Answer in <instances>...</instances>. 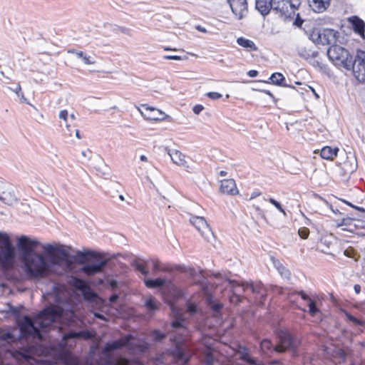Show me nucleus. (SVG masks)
Here are the masks:
<instances>
[{
	"instance_id": "nucleus-52",
	"label": "nucleus",
	"mask_w": 365,
	"mask_h": 365,
	"mask_svg": "<svg viewBox=\"0 0 365 365\" xmlns=\"http://www.w3.org/2000/svg\"><path fill=\"white\" fill-rule=\"evenodd\" d=\"M81 154L85 158H87L88 159H90L91 158V152L89 150H83L81 152Z\"/></svg>"
},
{
	"instance_id": "nucleus-44",
	"label": "nucleus",
	"mask_w": 365,
	"mask_h": 365,
	"mask_svg": "<svg viewBox=\"0 0 365 365\" xmlns=\"http://www.w3.org/2000/svg\"><path fill=\"white\" fill-rule=\"evenodd\" d=\"M59 118L63 120L66 123V128H68V125L67 124V121H68V113L66 110H62L59 112Z\"/></svg>"
},
{
	"instance_id": "nucleus-15",
	"label": "nucleus",
	"mask_w": 365,
	"mask_h": 365,
	"mask_svg": "<svg viewBox=\"0 0 365 365\" xmlns=\"http://www.w3.org/2000/svg\"><path fill=\"white\" fill-rule=\"evenodd\" d=\"M14 188L10 185H2L0 187V200L7 205H12L16 201Z\"/></svg>"
},
{
	"instance_id": "nucleus-17",
	"label": "nucleus",
	"mask_w": 365,
	"mask_h": 365,
	"mask_svg": "<svg viewBox=\"0 0 365 365\" xmlns=\"http://www.w3.org/2000/svg\"><path fill=\"white\" fill-rule=\"evenodd\" d=\"M354 33L364 38L365 22L357 16H351L347 19Z\"/></svg>"
},
{
	"instance_id": "nucleus-37",
	"label": "nucleus",
	"mask_w": 365,
	"mask_h": 365,
	"mask_svg": "<svg viewBox=\"0 0 365 365\" xmlns=\"http://www.w3.org/2000/svg\"><path fill=\"white\" fill-rule=\"evenodd\" d=\"M34 353V347H29L27 349L18 351V354L26 361L31 359L32 354Z\"/></svg>"
},
{
	"instance_id": "nucleus-4",
	"label": "nucleus",
	"mask_w": 365,
	"mask_h": 365,
	"mask_svg": "<svg viewBox=\"0 0 365 365\" xmlns=\"http://www.w3.org/2000/svg\"><path fill=\"white\" fill-rule=\"evenodd\" d=\"M86 255L88 257L81 262V272L88 277L103 272L108 260L94 252H88Z\"/></svg>"
},
{
	"instance_id": "nucleus-58",
	"label": "nucleus",
	"mask_w": 365,
	"mask_h": 365,
	"mask_svg": "<svg viewBox=\"0 0 365 365\" xmlns=\"http://www.w3.org/2000/svg\"><path fill=\"white\" fill-rule=\"evenodd\" d=\"M140 160L142 161V162L148 163V158L145 155H141L140 156Z\"/></svg>"
},
{
	"instance_id": "nucleus-18",
	"label": "nucleus",
	"mask_w": 365,
	"mask_h": 365,
	"mask_svg": "<svg viewBox=\"0 0 365 365\" xmlns=\"http://www.w3.org/2000/svg\"><path fill=\"white\" fill-rule=\"evenodd\" d=\"M168 155L175 164L186 169L190 168L188 162L187 161V157L180 151L178 150H170L168 151Z\"/></svg>"
},
{
	"instance_id": "nucleus-10",
	"label": "nucleus",
	"mask_w": 365,
	"mask_h": 365,
	"mask_svg": "<svg viewBox=\"0 0 365 365\" xmlns=\"http://www.w3.org/2000/svg\"><path fill=\"white\" fill-rule=\"evenodd\" d=\"M364 224V221L346 217L343 218L340 222L336 223V227L358 235L365 236V230H363Z\"/></svg>"
},
{
	"instance_id": "nucleus-63",
	"label": "nucleus",
	"mask_w": 365,
	"mask_h": 365,
	"mask_svg": "<svg viewBox=\"0 0 365 365\" xmlns=\"http://www.w3.org/2000/svg\"><path fill=\"white\" fill-rule=\"evenodd\" d=\"M302 24V21H298V19H296L295 21V24L297 25V26H301Z\"/></svg>"
},
{
	"instance_id": "nucleus-47",
	"label": "nucleus",
	"mask_w": 365,
	"mask_h": 365,
	"mask_svg": "<svg viewBox=\"0 0 365 365\" xmlns=\"http://www.w3.org/2000/svg\"><path fill=\"white\" fill-rule=\"evenodd\" d=\"M344 253L345 256L350 257V258H354L356 252H355L354 249H353L352 247H349L344 250Z\"/></svg>"
},
{
	"instance_id": "nucleus-59",
	"label": "nucleus",
	"mask_w": 365,
	"mask_h": 365,
	"mask_svg": "<svg viewBox=\"0 0 365 365\" xmlns=\"http://www.w3.org/2000/svg\"><path fill=\"white\" fill-rule=\"evenodd\" d=\"M354 289L356 294H359L361 292V287L359 284H355L354 287Z\"/></svg>"
},
{
	"instance_id": "nucleus-29",
	"label": "nucleus",
	"mask_w": 365,
	"mask_h": 365,
	"mask_svg": "<svg viewBox=\"0 0 365 365\" xmlns=\"http://www.w3.org/2000/svg\"><path fill=\"white\" fill-rule=\"evenodd\" d=\"M271 261L272 262V264L274 267L277 269V270L279 272V273L286 278H288L290 273L288 269L285 268L284 266L277 259H275L273 257H271Z\"/></svg>"
},
{
	"instance_id": "nucleus-7",
	"label": "nucleus",
	"mask_w": 365,
	"mask_h": 365,
	"mask_svg": "<svg viewBox=\"0 0 365 365\" xmlns=\"http://www.w3.org/2000/svg\"><path fill=\"white\" fill-rule=\"evenodd\" d=\"M256 9L263 16L268 14L272 9L283 13L287 9V0H255Z\"/></svg>"
},
{
	"instance_id": "nucleus-23",
	"label": "nucleus",
	"mask_w": 365,
	"mask_h": 365,
	"mask_svg": "<svg viewBox=\"0 0 365 365\" xmlns=\"http://www.w3.org/2000/svg\"><path fill=\"white\" fill-rule=\"evenodd\" d=\"M297 294L303 300L308 302L309 313L311 316L314 317L317 313L319 312V309L317 307L315 302L312 299L304 292L300 291Z\"/></svg>"
},
{
	"instance_id": "nucleus-50",
	"label": "nucleus",
	"mask_w": 365,
	"mask_h": 365,
	"mask_svg": "<svg viewBox=\"0 0 365 365\" xmlns=\"http://www.w3.org/2000/svg\"><path fill=\"white\" fill-rule=\"evenodd\" d=\"M164 59L167 60H175V61H180L182 60V58L179 56L176 55H165L163 56Z\"/></svg>"
},
{
	"instance_id": "nucleus-12",
	"label": "nucleus",
	"mask_w": 365,
	"mask_h": 365,
	"mask_svg": "<svg viewBox=\"0 0 365 365\" xmlns=\"http://www.w3.org/2000/svg\"><path fill=\"white\" fill-rule=\"evenodd\" d=\"M190 222L206 240L210 241L213 238L212 231L204 217L192 216L190 218Z\"/></svg>"
},
{
	"instance_id": "nucleus-24",
	"label": "nucleus",
	"mask_w": 365,
	"mask_h": 365,
	"mask_svg": "<svg viewBox=\"0 0 365 365\" xmlns=\"http://www.w3.org/2000/svg\"><path fill=\"white\" fill-rule=\"evenodd\" d=\"M93 334L89 331H69L63 336V340L66 341L70 339L74 338H82L85 339H91Z\"/></svg>"
},
{
	"instance_id": "nucleus-60",
	"label": "nucleus",
	"mask_w": 365,
	"mask_h": 365,
	"mask_svg": "<svg viewBox=\"0 0 365 365\" xmlns=\"http://www.w3.org/2000/svg\"><path fill=\"white\" fill-rule=\"evenodd\" d=\"M146 168L145 166L143 165V166H140L139 168H138V175H143V170H145Z\"/></svg>"
},
{
	"instance_id": "nucleus-3",
	"label": "nucleus",
	"mask_w": 365,
	"mask_h": 365,
	"mask_svg": "<svg viewBox=\"0 0 365 365\" xmlns=\"http://www.w3.org/2000/svg\"><path fill=\"white\" fill-rule=\"evenodd\" d=\"M16 263V252L9 235L0 232V267L4 270L11 269Z\"/></svg>"
},
{
	"instance_id": "nucleus-39",
	"label": "nucleus",
	"mask_w": 365,
	"mask_h": 365,
	"mask_svg": "<svg viewBox=\"0 0 365 365\" xmlns=\"http://www.w3.org/2000/svg\"><path fill=\"white\" fill-rule=\"evenodd\" d=\"M133 265L137 270H138L141 274L146 276L148 274V272L145 268L144 264L140 261H135L133 262Z\"/></svg>"
},
{
	"instance_id": "nucleus-38",
	"label": "nucleus",
	"mask_w": 365,
	"mask_h": 365,
	"mask_svg": "<svg viewBox=\"0 0 365 365\" xmlns=\"http://www.w3.org/2000/svg\"><path fill=\"white\" fill-rule=\"evenodd\" d=\"M265 200L269 201L272 205H274L277 210H279L281 213L283 214L284 216H287V213L284 208L282 207L281 204L274 200L272 197H269L268 199H264Z\"/></svg>"
},
{
	"instance_id": "nucleus-26",
	"label": "nucleus",
	"mask_w": 365,
	"mask_h": 365,
	"mask_svg": "<svg viewBox=\"0 0 365 365\" xmlns=\"http://www.w3.org/2000/svg\"><path fill=\"white\" fill-rule=\"evenodd\" d=\"M356 61L359 62V70L361 74V80L365 83V51H358Z\"/></svg>"
},
{
	"instance_id": "nucleus-20",
	"label": "nucleus",
	"mask_w": 365,
	"mask_h": 365,
	"mask_svg": "<svg viewBox=\"0 0 365 365\" xmlns=\"http://www.w3.org/2000/svg\"><path fill=\"white\" fill-rule=\"evenodd\" d=\"M220 191L227 195H236L238 190L235 181L233 179H226L220 182Z\"/></svg>"
},
{
	"instance_id": "nucleus-28",
	"label": "nucleus",
	"mask_w": 365,
	"mask_h": 365,
	"mask_svg": "<svg viewBox=\"0 0 365 365\" xmlns=\"http://www.w3.org/2000/svg\"><path fill=\"white\" fill-rule=\"evenodd\" d=\"M237 43L238 45L245 48H247L248 51H255L257 50V47L256 46L255 43L250 39L240 37L237 39Z\"/></svg>"
},
{
	"instance_id": "nucleus-8",
	"label": "nucleus",
	"mask_w": 365,
	"mask_h": 365,
	"mask_svg": "<svg viewBox=\"0 0 365 365\" xmlns=\"http://www.w3.org/2000/svg\"><path fill=\"white\" fill-rule=\"evenodd\" d=\"M175 344V348L173 351V356L179 365H186L191 357V350L189 344L181 340L174 337L173 339Z\"/></svg>"
},
{
	"instance_id": "nucleus-27",
	"label": "nucleus",
	"mask_w": 365,
	"mask_h": 365,
	"mask_svg": "<svg viewBox=\"0 0 365 365\" xmlns=\"http://www.w3.org/2000/svg\"><path fill=\"white\" fill-rule=\"evenodd\" d=\"M68 53L75 54L78 58H81L83 63L86 65H92L95 63V61L82 51H77L75 49H70Z\"/></svg>"
},
{
	"instance_id": "nucleus-22",
	"label": "nucleus",
	"mask_w": 365,
	"mask_h": 365,
	"mask_svg": "<svg viewBox=\"0 0 365 365\" xmlns=\"http://www.w3.org/2000/svg\"><path fill=\"white\" fill-rule=\"evenodd\" d=\"M203 343L206 346V350L204 351V362L205 365H213L214 357L212 351L214 349L213 344L211 342H207V339H203Z\"/></svg>"
},
{
	"instance_id": "nucleus-51",
	"label": "nucleus",
	"mask_w": 365,
	"mask_h": 365,
	"mask_svg": "<svg viewBox=\"0 0 365 365\" xmlns=\"http://www.w3.org/2000/svg\"><path fill=\"white\" fill-rule=\"evenodd\" d=\"M151 262L153 264V269L154 272H158L160 270V264L158 261L155 260H151Z\"/></svg>"
},
{
	"instance_id": "nucleus-9",
	"label": "nucleus",
	"mask_w": 365,
	"mask_h": 365,
	"mask_svg": "<svg viewBox=\"0 0 365 365\" xmlns=\"http://www.w3.org/2000/svg\"><path fill=\"white\" fill-rule=\"evenodd\" d=\"M39 245V242L36 239H31L26 235H21L16 239V245L21 250V259L25 258L28 255L36 252L34 250Z\"/></svg>"
},
{
	"instance_id": "nucleus-42",
	"label": "nucleus",
	"mask_w": 365,
	"mask_h": 365,
	"mask_svg": "<svg viewBox=\"0 0 365 365\" xmlns=\"http://www.w3.org/2000/svg\"><path fill=\"white\" fill-rule=\"evenodd\" d=\"M198 311L197 306L192 302H189L187 304V312L190 315L195 314Z\"/></svg>"
},
{
	"instance_id": "nucleus-6",
	"label": "nucleus",
	"mask_w": 365,
	"mask_h": 365,
	"mask_svg": "<svg viewBox=\"0 0 365 365\" xmlns=\"http://www.w3.org/2000/svg\"><path fill=\"white\" fill-rule=\"evenodd\" d=\"M327 56L329 60L338 67H342L350 70L354 66V59L347 50L343 47L334 45L327 50Z\"/></svg>"
},
{
	"instance_id": "nucleus-16",
	"label": "nucleus",
	"mask_w": 365,
	"mask_h": 365,
	"mask_svg": "<svg viewBox=\"0 0 365 365\" xmlns=\"http://www.w3.org/2000/svg\"><path fill=\"white\" fill-rule=\"evenodd\" d=\"M145 108V113L141 111L140 113L144 116L145 118L151 120H162L165 118V114L159 109L152 108L145 104L142 106Z\"/></svg>"
},
{
	"instance_id": "nucleus-43",
	"label": "nucleus",
	"mask_w": 365,
	"mask_h": 365,
	"mask_svg": "<svg viewBox=\"0 0 365 365\" xmlns=\"http://www.w3.org/2000/svg\"><path fill=\"white\" fill-rule=\"evenodd\" d=\"M298 234L302 239L305 240L309 237V230L307 227H302L298 230Z\"/></svg>"
},
{
	"instance_id": "nucleus-14",
	"label": "nucleus",
	"mask_w": 365,
	"mask_h": 365,
	"mask_svg": "<svg viewBox=\"0 0 365 365\" xmlns=\"http://www.w3.org/2000/svg\"><path fill=\"white\" fill-rule=\"evenodd\" d=\"M313 41L317 44L329 45L335 41V34L333 30L325 29L322 31L314 32L312 34Z\"/></svg>"
},
{
	"instance_id": "nucleus-46",
	"label": "nucleus",
	"mask_w": 365,
	"mask_h": 365,
	"mask_svg": "<svg viewBox=\"0 0 365 365\" xmlns=\"http://www.w3.org/2000/svg\"><path fill=\"white\" fill-rule=\"evenodd\" d=\"M206 95L212 100H217L222 96V94L218 92H208Z\"/></svg>"
},
{
	"instance_id": "nucleus-1",
	"label": "nucleus",
	"mask_w": 365,
	"mask_h": 365,
	"mask_svg": "<svg viewBox=\"0 0 365 365\" xmlns=\"http://www.w3.org/2000/svg\"><path fill=\"white\" fill-rule=\"evenodd\" d=\"M45 254L34 252L21 260V269L26 279L38 283L52 275H61L73 269L69 247L63 245L46 244Z\"/></svg>"
},
{
	"instance_id": "nucleus-30",
	"label": "nucleus",
	"mask_w": 365,
	"mask_h": 365,
	"mask_svg": "<svg viewBox=\"0 0 365 365\" xmlns=\"http://www.w3.org/2000/svg\"><path fill=\"white\" fill-rule=\"evenodd\" d=\"M207 304L210 305L211 309L213 311L215 314H217L221 309L222 308V304L220 302H215L212 299V296L207 294Z\"/></svg>"
},
{
	"instance_id": "nucleus-35",
	"label": "nucleus",
	"mask_w": 365,
	"mask_h": 365,
	"mask_svg": "<svg viewBox=\"0 0 365 365\" xmlns=\"http://www.w3.org/2000/svg\"><path fill=\"white\" fill-rule=\"evenodd\" d=\"M83 298L88 301H95L97 298V294L92 291L89 286L81 292Z\"/></svg>"
},
{
	"instance_id": "nucleus-61",
	"label": "nucleus",
	"mask_w": 365,
	"mask_h": 365,
	"mask_svg": "<svg viewBox=\"0 0 365 365\" xmlns=\"http://www.w3.org/2000/svg\"><path fill=\"white\" fill-rule=\"evenodd\" d=\"M94 316L98 318V319H103L104 320L105 319V317L103 314H99V313H94Z\"/></svg>"
},
{
	"instance_id": "nucleus-41",
	"label": "nucleus",
	"mask_w": 365,
	"mask_h": 365,
	"mask_svg": "<svg viewBox=\"0 0 365 365\" xmlns=\"http://www.w3.org/2000/svg\"><path fill=\"white\" fill-rule=\"evenodd\" d=\"M260 346L263 351H270L272 349V344L268 339L262 340Z\"/></svg>"
},
{
	"instance_id": "nucleus-5",
	"label": "nucleus",
	"mask_w": 365,
	"mask_h": 365,
	"mask_svg": "<svg viewBox=\"0 0 365 365\" xmlns=\"http://www.w3.org/2000/svg\"><path fill=\"white\" fill-rule=\"evenodd\" d=\"M223 286L230 287L232 289V294L230 297V301L232 304H237L241 301L240 292L241 291L250 290L252 293H261L262 284L260 282H238L235 280L225 279L223 282Z\"/></svg>"
},
{
	"instance_id": "nucleus-21",
	"label": "nucleus",
	"mask_w": 365,
	"mask_h": 365,
	"mask_svg": "<svg viewBox=\"0 0 365 365\" xmlns=\"http://www.w3.org/2000/svg\"><path fill=\"white\" fill-rule=\"evenodd\" d=\"M310 8L316 13H322L330 5L331 0H307Z\"/></svg>"
},
{
	"instance_id": "nucleus-34",
	"label": "nucleus",
	"mask_w": 365,
	"mask_h": 365,
	"mask_svg": "<svg viewBox=\"0 0 365 365\" xmlns=\"http://www.w3.org/2000/svg\"><path fill=\"white\" fill-rule=\"evenodd\" d=\"M239 355H240V356H239L240 359L245 361L250 365H260L259 363H257V361L253 358H252L250 356V354L247 352H246L245 350L242 351H240Z\"/></svg>"
},
{
	"instance_id": "nucleus-53",
	"label": "nucleus",
	"mask_w": 365,
	"mask_h": 365,
	"mask_svg": "<svg viewBox=\"0 0 365 365\" xmlns=\"http://www.w3.org/2000/svg\"><path fill=\"white\" fill-rule=\"evenodd\" d=\"M109 285L110 287L113 289H115L118 287V282L114 279H111L109 281Z\"/></svg>"
},
{
	"instance_id": "nucleus-54",
	"label": "nucleus",
	"mask_w": 365,
	"mask_h": 365,
	"mask_svg": "<svg viewBox=\"0 0 365 365\" xmlns=\"http://www.w3.org/2000/svg\"><path fill=\"white\" fill-rule=\"evenodd\" d=\"M261 195V192H259V191H254L253 192H252L251 195H250V200L259 196Z\"/></svg>"
},
{
	"instance_id": "nucleus-49",
	"label": "nucleus",
	"mask_w": 365,
	"mask_h": 365,
	"mask_svg": "<svg viewBox=\"0 0 365 365\" xmlns=\"http://www.w3.org/2000/svg\"><path fill=\"white\" fill-rule=\"evenodd\" d=\"M204 110V107L202 105H195L192 108V111L195 114L199 115Z\"/></svg>"
},
{
	"instance_id": "nucleus-45",
	"label": "nucleus",
	"mask_w": 365,
	"mask_h": 365,
	"mask_svg": "<svg viewBox=\"0 0 365 365\" xmlns=\"http://www.w3.org/2000/svg\"><path fill=\"white\" fill-rule=\"evenodd\" d=\"M153 337L155 341H160L162 340L164 337H165V334H162L160 331L158 330H155L153 331Z\"/></svg>"
},
{
	"instance_id": "nucleus-19",
	"label": "nucleus",
	"mask_w": 365,
	"mask_h": 365,
	"mask_svg": "<svg viewBox=\"0 0 365 365\" xmlns=\"http://www.w3.org/2000/svg\"><path fill=\"white\" fill-rule=\"evenodd\" d=\"M170 309L175 317V320H173L171 324L172 327L175 329H182L185 331L184 319L182 317V311L173 304L170 305Z\"/></svg>"
},
{
	"instance_id": "nucleus-31",
	"label": "nucleus",
	"mask_w": 365,
	"mask_h": 365,
	"mask_svg": "<svg viewBox=\"0 0 365 365\" xmlns=\"http://www.w3.org/2000/svg\"><path fill=\"white\" fill-rule=\"evenodd\" d=\"M145 306L150 312H155L159 307V303L153 297H149L145 299Z\"/></svg>"
},
{
	"instance_id": "nucleus-36",
	"label": "nucleus",
	"mask_w": 365,
	"mask_h": 365,
	"mask_svg": "<svg viewBox=\"0 0 365 365\" xmlns=\"http://www.w3.org/2000/svg\"><path fill=\"white\" fill-rule=\"evenodd\" d=\"M270 80L272 81L273 84L277 86H284L283 84V81L285 80V78L284 76L280 73H273L270 77Z\"/></svg>"
},
{
	"instance_id": "nucleus-55",
	"label": "nucleus",
	"mask_w": 365,
	"mask_h": 365,
	"mask_svg": "<svg viewBox=\"0 0 365 365\" xmlns=\"http://www.w3.org/2000/svg\"><path fill=\"white\" fill-rule=\"evenodd\" d=\"M118 299V295L116 294H112L110 298H109V301L111 302V303H114L117 301V299Z\"/></svg>"
},
{
	"instance_id": "nucleus-11",
	"label": "nucleus",
	"mask_w": 365,
	"mask_h": 365,
	"mask_svg": "<svg viewBox=\"0 0 365 365\" xmlns=\"http://www.w3.org/2000/svg\"><path fill=\"white\" fill-rule=\"evenodd\" d=\"M277 336L279 338V344L274 346V351L277 352H284L287 349H294L297 346V341L293 338L288 331L279 330Z\"/></svg>"
},
{
	"instance_id": "nucleus-56",
	"label": "nucleus",
	"mask_w": 365,
	"mask_h": 365,
	"mask_svg": "<svg viewBox=\"0 0 365 365\" xmlns=\"http://www.w3.org/2000/svg\"><path fill=\"white\" fill-rule=\"evenodd\" d=\"M257 71H255V70H250L249 72H248V76L250 77H252V78H255L257 76Z\"/></svg>"
},
{
	"instance_id": "nucleus-32",
	"label": "nucleus",
	"mask_w": 365,
	"mask_h": 365,
	"mask_svg": "<svg viewBox=\"0 0 365 365\" xmlns=\"http://www.w3.org/2000/svg\"><path fill=\"white\" fill-rule=\"evenodd\" d=\"M165 283V280L161 278L155 279H148L145 280V284L147 287L155 288L163 286Z\"/></svg>"
},
{
	"instance_id": "nucleus-48",
	"label": "nucleus",
	"mask_w": 365,
	"mask_h": 365,
	"mask_svg": "<svg viewBox=\"0 0 365 365\" xmlns=\"http://www.w3.org/2000/svg\"><path fill=\"white\" fill-rule=\"evenodd\" d=\"M345 315H346V318L349 320L351 321L354 324H361V322L359 319H357L356 317H353L352 315H351L348 312H345Z\"/></svg>"
},
{
	"instance_id": "nucleus-13",
	"label": "nucleus",
	"mask_w": 365,
	"mask_h": 365,
	"mask_svg": "<svg viewBox=\"0 0 365 365\" xmlns=\"http://www.w3.org/2000/svg\"><path fill=\"white\" fill-rule=\"evenodd\" d=\"M232 14L238 20L242 19L248 14L247 0H227Z\"/></svg>"
},
{
	"instance_id": "nucleus-57",
	"label": "nucleus",
	"mask_w": 365,
	"mask_h": 365,
	"mask_svg": "<svg viewBox=\"0 0 365 365\" xmlns=\"http://www.w3.org/2000/svg\"><path fill=\"white\" fill-rule=\"evenodd\" d=\"M21 86L20 85H16L15 89L14 90L15 91V93L17 94L18 96H20V91H21Z\"/></svg>"
},
{
	"instance_id": "nucleus-64",
	"label": "nucleus",
	"mask_w": 365,
	"mask_h": 365,
	"mask_svg": "<svg viewBox=\"0 0 365 365\" xmlns=\"http://www.w3.org/2000/svg\"><path fill=\"white\" fill-rule=\"evenodd\" d=\"M77 255L79 257H85V254L82 252H78Z\"/></svg>"
},
{
	"instance_id": "nucleus-33",
	"label": "nucleus",
	"mask_w": 365,
	"mask_h": 365,
	"mask_svg": "<svg viewBox=\"0 0 365 365\" xmlns=\"http://www.w3.org/2000/svg\"><path fill=\"white\" fill-rule=\"evenodd\" d=\"M71 283L76 289L81 292L84 290L88 286L83 279L78 277H73Z\"/></svg>"
},
{
	"instance_id": "nucleus-62",
	"label": "nucleus",
	"mask_w": 365,
	"mask_h": 365,
	"mask_svg": "<svg viewBox=\"0 0 365 365\" xmlns=\"http://www.w3.org/2000/svg\"><path fill=\"white\" fill-rule=\"evenodd\" d=\"M309 89L312 91V92L313 93V94L315 96L316 98H319V95L316 93L315 90L312 88L311 86H309Z\"/></svg>"
},
{
	"instance_id": "nucleus-2",
	"label": "nucleus",
	"mask_w": 365,
	"mask_h": 365,
	"mask_svg": "<svg viewBox=\"0 0 365 365\" xmlns=\"http://www.w3.org/2000/svg\"><path fill=\"white\" fill-rule=\"evenodd\" d=\"M63 309L58 306H50L44 309L33 321L29 317H24L20 324L21 334L41 339V330L46 329L62 317Z\"/></svg>"
},
{
	"instance_id": "nucleus-40",
	"label": "nucleus",
	"mask_w": 365,
	"mask_h": 365,
	"mask_svg": "<svg viewBox=\"0 0 365 365\" xmlns=\"http://www.w3.org/2000/svg\"><path fill=\"white\" fill-rule=\"evenodd\" d=\"M301 4V0H287V9L290 8L292 10H294L299 7Z\"/></svg>"
},
{
	"instance_id": "nucleus-25",
	"label": "nucleus",
	"mask_w": 365,
	"mask_h": 365,
	"mask_svg": "<svg viewBox=\"0 0 365 365\" xmlns=\"http://www.w3.org/2000/svg\"><path fill=\"white\" fill-rule=\"evenodd\" d=\"M339 152L338 148H331L330 146H324L320 151V155L323 159L332 160Z\"/></svg>"
}]
</instances>
